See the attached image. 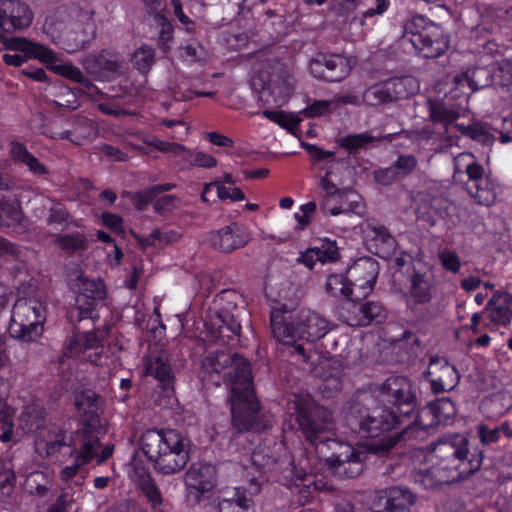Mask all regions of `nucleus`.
<instances>
[{
  "mask_svg": "<svg viewBox=\"0 0 512 512\" xmlns=\"http://www.w3.org/2000/svg\"><path fill=\"white\" fill-rule=\"evenodd\" d=\"M380 401L389 407L370 409L371 397L359 396L349 402L346 422L363 437H378L399 428L416 409L417 396L412 382L403 376L389 377L379 388Z\"/></svg>",
  "mask_w": 512,
  "mask_h": 512,
  "instance_id": "obj_1",
  "label": "nucleus"
},
{
  "mask_svg": "<svg viewBox=\"0 0 512 512\" xmlns=\"http://www.w3.org/2000/svg\"><path fill=\"white\" fill-rule=\"evenodd\" d=\"M296 422L320 459L340 478H355L364 469L361 453L346 443L330 438L331 413L310 395L296 396Z\"/></svg>",
  "mask_w": 512,
  "mask_h": 512,
  "instance_id": "obj_2",
  "label": "nucleus"
},
{
  "mask_svg": "<svg viewBox=\"0 0 512 512\" xmlns=\"http://www.w3.org/2000/svg\"><path fill=\"white\" fill-rule=\"evenodd\" d=\"M140 444L154 470L162 475L180 472L190 460V440L173 429H148L142 434Z\"/></svg>",
  "mask_w": 512,
  "mask_h": 512,
  "instance_id": "obj_3",
  "label": "nucleus"
},
{
  "mask_svg": "<svg viewBox=\"0 0 512 512\" xmlns=\"http://www.w3.org/2000/svg\"><path fill=\"white\" fill-rule=\"evenodd\" d=\"M468 445L464 435H445L430 445L431 461L453 482L465 479L481 468L484 458L483 451L470 452Z\"/></svg>",
  "mask_w": 512,
  "mask_h": 512,
  "instance_id": "obj_4",
  "label": "nucleus"
},
{
  "mask_svg": "<svg viewBox=\"0 0 512 512\" xmlns=\"http://www.w3.org/2000/svg\"><path fill=\"white\" fill-rule=\"evenodd\" d=\"M231 418L233 427L240 433L258 430V413L260 404L253 389L252 376H249L247 366L240 368V380L232 385L230 396Z\"/></svg>",
  "mask_w": 512,
  "mask_h": 512,
  "instance_id": "obj_5",
  "label": "nucleus"
},
{
  "mask_svg": "<svg viewBox=\"0 0 512 512\" xmlns=\"http://www.w3.org/2000/svg\"><path fill=\"white\" fill-rule=\"evenodd\" d=\"M404 38L416 53L426 59H435L446 53L450 46L443 28L428 17L416 14L404 25Z\"/></svg>",
  "mask_w": 512,
  "mask_h": 512,
  "instance_id": "obj_6",
  "label": "nucleus"
},
{
  "mask_svg": "<svg viewBox=\"0 0 512 512\" xmlns=\"http://www.w3.org/2000/svg\"><path fill=\"white\" fill-rule=\"evenodd\" d=\"M45 25L55 43L70 54L85 49L96 36V26L92 15H81V19L66 22L63 14L58 11L46 18Z\"/></svg>",
  "mask_w": 512,
  "mask_h": 512,
  "instance_id": "obj_7",
  "label": "nucleus"
},
{
  "mask_svg": "<svg viewBox=\"0 0 512 512\" xmlns=\"http://www.w3.org/2000/svg\"><path fill=\"white\" fill-rule=\"evenodd\" d=\"M242 364L247 366L249 376H251L250 364L245 358L228 350H215L208 352L203 357L201 367L204 378L217 386L223 381L231 390L232 385L240 380Z\"/></svg>",
  "mask_w": 512,
  "mask_h": 512,
  "instance_id": "obj_8",
  "label": "nucleus"
},
{
  "mask_svg": "<svg viewBox=\"0 0 512 512\" xmlns=\"http://www.w3.org/2000/svg\"><path fill=\"white\" fill-rule=\"evenodd\" d=\"M419 89L417 81L411 76L393 77L377 82L362 94L366 105L376 107L400 99H407Z\"/></svg>",
  "mask_w": 512,
  "mask_h": 512,
  "instance_id": "obj_9",
  "label": "nucleus"
},
{
  "mask_svg": "<svg viewBox=\"0 0 512 512\" xmlns=\"http://www.w3.org/2000/svg\"><path fill=\"white\" fill-rule=\"evenodd\" d=\"M472 161L467 163L465 173L468 180L465 190L478 205L490 207L497 199L499 183L490 173H486L482 164L478 163L472 154H467Z\"/></svg>",
  "mask_w": 512,
  "mask_h": 512,
  "instance_id": "obj_10",
  "label": "nucleus"
},
{
  "mask_svg": "<svg viewBox=\"0 0 512 512\" xmlns=\"http://www.w3.org/2000/svg\"><path fill=\"white\" fill-rule=\"evenodd\" d=\"M352 70L348 57L337 53H317L309 62L310 74L318 80L337 83L346 79Z\"/></svg>",
  "mask_w": 512,
  "mask_h": 512,
  "instance_id": "obj_11",
  "label": "nucleus"
},
{
  "mask_svg": "<svg viewBox=\"0 0 512 512\" xmlns=\"http://www.w3.org/2000/svg\"><path fill=\"white\" fill-rule=\"evenodd\" d=\"M69 446L72 448L70 455H74L75 458L72 465L61 470V478L66 481L76 476L81 467L93 459L95 450L99 446V437L94 431L77 430L72 433Z\"/></svg>",
  "mask_w": 512,
  "mask_h": 512,
  "instance_id": "obj_12",
  "label": "nucleus"
},
{
  "mask_svg": "<svg viewBox=\"0 0 512 512\" xmlns=\"http://www.w3.org/2000/svg\"><path fill=\"white\" fill-rule=\"evenodd\" d=\"M184 484L187 500L197 504L216 487L217 469L209 463H193L184 474Z\"/></svg>",
  "mask_w": 512,
  "mask_h": 512,
  "instance_id": "obj_13",
  "label": "nucleus"
},
{
  "mask_svg": "<svg viewBox=\"0 0 512 512\" xmlns=\"http://www.w3.org/2000/svg\"><path fill=\"white\" fill-rule=\"evenodd\" d=\"M378 274L379 264L370 257L358 259L348 269L350 285L354 289L353 302L365 299L372 293Z\"/></svg>",
  "mask_w": 512,
  "mask_h": 512,
  "instance_id": "obj_14",
  "label": "nucleus"
},
{
  "mask_svg": "<svg viewBox=\"0 0 512 512\" xmlns=\"http://www.w3.org/2000/svg\"><path fill=\"white\" fill-rule=\"evenodd\" d=\"M77 286L78 291L75 298V307L79 311L78 320H97L92 316V313L107 296L104 282L80 276L77 280Z\"/></svg>",
  "mask_w": 512,
  "mask_h": 512,
  "instance_id": "obj_15",
  "label": "nucleus"
},
{
  "mask_svg": "<svg viewBox=\"0 0 512 512\" xmlns=\"http://www.w3.org/2000/svg\"><path fill=\"white\" fill-rule=\"evenodd\" d=\"M83 67L94 80L102 82L114 80L121 73L119 56L107 49L86 56Z\"/></svg>",
  "mask_w": 512,
  "mask_h": 512,
  "instance_id": "obj_16",
  "label": "nucleus"
},
{
  "mask_svg": "<svg viewBox=\"0 0 512 512\" xmlns=\"http://www.w3.org/2000/svg\"><path fill=\"white\" fill-rule=\"evenodd\" d=\"M33 16L29 5L21 0H0V31L24 30L32 24Z\"/></svg>",
  "mask_w": 512,
  "mask_h": 512,
  "instance_id": "obj_17",
  "label": "nucleus"
},
{
  "mask_svg": "<svg viewBox=\"0 0 512 512\" xmlns=\"http://www.w3.org/2000/svg\"><path fill=\"white\" fill-rule=\"evenodd\" d=\"M210 240L214 249L230 253L245 247L250 242L251 235L244 225L232 222L213 232Z\"/></svg>",
  "mask_w": 512,
  "mask_h": 512,
  "instance_id": "obj_18",
  "label": "nucleus"
},
{
  "mask_svg": "<svg viewBox=\"0 0 512 512\" xmlns=\"http://www.w3.org/2000/svg\"><path fill=\"white\" fill-rule=\"evenodd\" d=\"M425 374L429 378L432 391L436 394L451 391L460 379L456 368L445 358L440 357L431 358Z\"/></svg>",
  "mask_w": 512,
  "mask_h": 512,
  "instance_id": "obj_19",
  "label": "nucleus"
},
{
  "mask_svg": "<svg viewBox=\"0 0 512 512\" xmlns=\"http://www.w3.org/2000/svg\"><path fill=\"white\" fill-rule=\"evenodd\" d=\"M131 466L130 477L146 497L151 512H165L161 491L149 471L140 463Z\"/></svg>",
  "mask_w": 512,
  "mask_h": 512,
  "instance_id": "obj_20",
  "label": "nucleus"
},
{
  "mask_svg": "<svg viewBox=\"0 0 512 512\" xmlns=\"http://www.w3.org/2000/svg\"><path fill=\"white\" fill-rule=\"evenodd\" d=\"M306 322H270V328L273 336L280 342L285 344H294L298 339L315 342L326 335V330L311 332L305 330L306 327L313 328L314 326H305Z\"/></svg>",
  "mask_w": 512,
  "mask_h": 512,
  "instance_id": "obj_21",
  "label": "nucleus"
},
{
  "mask_svg": "<svg viewBox=\"0 0 512 512\" xmlns=\"http://www.w3.org/2000/svg\"><path fill=\"white\" fill-rule=\"evenodd\" d=\"M421 416L422 409L418 412L416 419L412 423L406 424L405 428H403L401 432L388 435L380 439L378 442L371 443L369 446L370 451L377 455L384 456L396 446L397 442L402 436L408 435L416 427H420L422 430H427L439 425L436 417H434V414L425 416L424 418H421Z\"/></svg>",
  "mask_w": 512,
  "mask_h": 512,
  "instance_id": "obj_22",
  "label": "nucleus"
},
{
  "mask_svg": "<svg viewBox=\"0 0 512 512\" xmlns=\"http://www.w3.org/2000/svg\"><path fill=\"white\" fill-rule=\"evenodd\" d=\"M322 210L324 214L329 216H338L340 214L362 216L366 212L360 195L348 190L339 193L334 202L333 198L325 199Z\"/></svg>",
  "mask_w": 512,
  "mask_h": 512,
  "instance_id": "obj_23",
  "label": "nucleus"
},
{
  "mask_svg": "<svg viewBox=\"0 0 512 512\" xmlns=\"http://www.w3.org/2000/svg\"><path fill=\"white\" fill-rule=\"evenodd\" d=\"M145 372L161 384L166 393L173 391L174 377L168 355L164 351H154L143 358Z\"/></svg>",
  "mask_w": 512,
  "mask_h": 512,
  "instance_id": "obj_24",
  "label": "nucleus"
},
{
  "mask_svg": "<svg viewBox=\"0 0 512 512\" xmlns=\"http://www.w3.org/2000/svg\"><path fill=\"white\" fill-rule=\"evenodd\" d=\"M65 432L56 425L39 430L35 450L43 458H50L67 446Z\"/></svg>",
  "mask_w": 512,
  "mask_h": 512,
  "instance_id": "obj_25",
  "label": "nucleus"
},
{
  "mask_svg": "<svg viewBox=\"0 0 512 512\" xmlns=\"http://www.w3.org/2000/svg\"><path fill=\"white\" fill-rule=\"evenodd\" d=\"M74 405L80 415L83 417L84 427L81 430H94L99 425L97 411L99 409V398L94 391L87 390L77 393L74 399Z\"/></svg>",
  "mask_w": 512,
  "mask_h": 512,
  "instance_id": "obj_26",
  "label": "nucleus"
},
{
  "mask_svg": "<svg viewBox=\"0 0 512 512\" xmlns=\"http://www.w3.org/2000/svg\"><path fill=\"white\" fill-rule=\"evenodd\" d=\"M409 290L407 293V301L415 304H424L432 298V283L425 273L416 270L413 264L407 268Z\"/></svg>",
  "mask_w": 512,
  "mask_h": 512,
  "instance_id": "obj_27",
  "label": "nucleus"
},
{
  "mask_svg": "<svg viewBox=\"0 0 512 512\" xmlns=\"http://www.w3.org/2000/svg\"><path fill=\"white\" fill-rule=\"evenodd\" d=\"M96 134L94 122L86 117H81L73 124L72 129H67L55 133L52 137L55 139L69 140L71 143L81 146L91 141Z\"/></svg>",
  "mask_w": 512,
  "mask_h": 512,
  "instance_id": "obj_28",
  "label": "nucleus"
},
{
  "mask_svg": "<svg viewBox=\"0 0 512 512\" xmlns=\"http://www.w3.org/2000/svg\"><path fill=\"white\" fill-rule=\"evenodd\" d=\"M367 229L369 230L371 241L376 247V255L381 258H389L394 254L397 241L387 227L368 223Z\"/></svg>",
  "mask_w": 512,
  "mask_h": 512,
  "instance_id": "obj_29",
  "label": "nucleus"
},
{
  "mask_svg": "<svg viewBox=\"0 0 512 512\" xmlns=\"http://www.w3.org/2000/svg\"><path fill=\"white\" fill-rule=\"evenodd\" d=\"M260 83L259 100L264 104L269 103L272 98L273 103L280 105L287 101L289 95V87L282 81H274L270 75H260L258 77Z\"/></svg>",
  "mask_w": 512,
  "mask_h": 512,
  "instance_id": "obj_30",
  "label": "nucleus"
},
{
  "mask_svg": "<svg viewBox=\"0 0 512 512\" xmlns=\"http://www.w3.org/2000/svg\"><path fill=\"white\" fill-rule=\"evenodd\" d=\"M416 502V495L406 487H392L388 490L385 506L373 512H410Z\"/></svg>",
  "mask_w": 512,
  "mask_h": 512,
  "instance_id": "obj_31",
  "label": "nucleus"
},
{
  "mask_svg": "<svg viewBox=\"0 0 512 512\" xmlns=\"http://www.w3.org/2000/svg\"><path fill=\"white\" fill-rule=\"evenodd\" d=\"M393 136L391 134L383 136H373L369 132H362L356 134H348L340 137L337 140V144L341 149L347 151L350 155L357 153L361 149H367L369 145L374 142H380L383 140L391 141Z\"/></svg>",
  "mask_w": 512,
  "mask_h": 512,
  "instance_id": "obj_32",
  "label": "nucleus"
},
{
  "mask_svg": "<svg viewBox=\"0 0 512 512\" xmlns=\"http://www.w3.org/2000/svg\"><path fill=\"white\" fill-rule=\"evenodd\" d=\"M254 501L240 487L233 491L231 498H225L218 503V512H253Z\"/></svg>",
  "mask_w": 512,
  "mask_h": 512,
  "instance_id": "obj_33",
  "label": "nucleus"
},
{
  "mask_svg": "<svg viewBox=\"0 0 512 512\" xmlns=\"http://www.w3.org/2000/svg\"><path fill=\"white\" fill-rule=\"evenodd\" d=\"M429 118L434 124H441L446 129L449 125L456 123L460 117V112L450 108L446 103L438 100H428Z\"/></svg>",
  "mask_w": 512,
  "mask_h": 512,
  "instance_id": "obj_34",
  "label": "nucleus"
},
{
  "mask_svg": "<svg viewBox=\"0 0 512 512\" xmlns=\"http://www.w3.org/2000/svg\"><path fill=\"white\" fill-rule=\"evenodd\" d=\"M414 481L426 489H436L439 486L454 483L439 467L432 462L429 469L419 470L414 474Z\"/></svg>",
  "mask_w": 512,
  "mask_h": 512,
  "instance_id": "obj_35",
  "label": "nucleus"
},
{
  "mask_svg": "<svg viewBox=\"0 0 512 512\" xmlns=\"http://www.w3.org/2000/svg\"><path fill=\"white\" fill-rule=\"evenodd\" d=\"M434 414L439 425L445 424L448 420L452 419L456 415V407L452 400L448 397L438 398L435 401L430 402L426 407L422 409V416H429Z\"/></svg>",
  "mask_w": 512,
  "mask_h": 512,
  "instance_id": "obj_36",
  "label": "nucleus"
},
{
  "mask_svg": "<svg viewBox=\"0 0 512 512\" xmlns=\"http://www.w3.org/2000/svg\"><path fill=\"white\" fill-rule=\"evenodd\" d=\"M25 216L21 206L12 201H0V226L17 228L25 226Z\"/></svg>",
  "mask_w": 512,
  "mask_h": 512,
  "instance_id": "obj_37",
  "label": "nucleus"
},
{
  "mask_svg": "<svg viewBox=\"0 0 512 512\" xmlns=\"http://www.w3.org/2000/svg\"><path fill=\"white\" fill-rule=\"evenodd\" d=\"M52 71L56 73L57 75H60L62 77H65L75 83L80 84L84 88L88 89L91 93H99L103 95L100 92V89L95 86L78 68L77 66H74L71 63H60L57 64V66L52 67Z\"/></svg>",
  "mask_w": 512,
  "mask_h": 512,
  "instance_id": "obj_38",
  "label": "nucleus"
},
{
  "mask_svg": "<svg viewBox=\"0 0 512 512\" xmlns=\"http://www.w3.org/2000/svg\"><path fill=\"white\" fill-rule=\"evenodd\" d=\"M43 322H9L8 332L11 337L23 342L35 341L43 333Z\"/></svg>",
  "mask_w": 512,
  "mask_h": 512,
  "instance_id": "obj_39",
  "label": "nucleus"
},
{
  "mask_svg": "<svg viewBox=\"0 0 512 512\" xmlns=\"http://www.w3.org/2000/svg\"><path fill=\"white\" fill-rule=\"evenodd\" d=\"M326 291L333 297H343L353 302L354 289L350 285L348 271L346 275L331 274L326 281Z\"/></svg>",
  "mask_w": 512,
  "mask_h": 512,
  "instance_id": "obj_40",
  "label": "nucleus"
},
{
  "mask_svg": "<svg viewBox=\"0 0 512 512\" xmlns=\"http://www.w3.org/2000/svg\"><path fill=\"white\" fill-rule=\"evenodd\" d=\"M43 306L42 304L33 298H19L16 300L10 320H28L30 317H34L38 320L42 316Z\"/></svg>",
  "mask_w": 512,
  "mask_h": 512,
  "instance_id": "obj_41",
  "label": "nucleus"
},
{
  "mask_svg": "<svg viewBox=\"0 0 512 512\" xmlns=\"http://www.w3.org/2000/svg\"><path fill=\"white\" fill-rule=\"evenodd\" d=\"M57 246L67 254H75L88 248V241L83 232L57 234L55 236Z\"/></svg>",
  "mask_w": 512,
  "mask_h": 512,
  "instance_id": "obj_42",
  "label": "nucleus"
},
{
  "mask_svg": "<svg viewBox=\"0 0 512 512\" xmlns=\"http://www.w3.org/2000/svg\"><path fill=\"white\" fill-rule=\"evenodd\" d=\"M512 295L507 291L497 290L488 301V308L496 312L498 320L512 319ZM494 320H497L496 318Z\"/></svg>",
  "mask_w": 512,
  "mask_h": 512,
  "instance_id": "obj_43",
  "label": "nucleus"
},
{
  "mask_svg": "<svg viewBox=\"0 0 512 512\" xmlns=\"http://www.w3.org/2000/svg\"><path fill=\"white\" fill-rule=\"evenodd\" d=\"M261 114L264 118L278 124L289 132H293L301 122V119L296 114L281 110L266 109Z\"/></svg>",
  "mask_w": 512,
  "mask_h": 512,
  "instance_id": "obj_44",
  "label": "nucleus"
},
{
  "mask_svg": "<svg viewBox=\"0 0 512 512\" xmlns=\"http://www.w3.org/2000/svg\"><path fill=\"white\" fill-rule=\"evenodd\" d=\"M454 127L462 136L469 137L483 144H488L493 139V135L488 132L480 122H472L468 125L455 123Z\"/></svg>",
  "mask_w": 512,
  "mask_h": 512,
  "instance_id": "obj_45",
  "label": "nucleus"
},
{
  "mask_svg": "<svg viewBox=\"0 0 512 512\" xmlns=\"http://www.w3.org/2000/svg\"><path fill=\"white\" fill-rule=\"evenodd\" d=\"M210 187H215L217 190V197L221 201L230 200L232 202L243 201L245 197V193L238 187L230 188L223 184L220 181H213L210 184L205 185L204 191L201 194V200L203 202H207L206 192Z\"/></svg>",
  "mask_w": 512,
  "mask_h": 512,
  "instance_id": "obj_46",
  "label": "nucleus"
},
{
  "mask_svg": "<svg viewBox=\"0 0 512 512\" xmlns=\"http://www.w3.org/2000/svg\"><path fill=\"white\" fill-rule=\"evenodd\" d=\"M45 420V411L40 408L33 406L26 412L22 413L20 422L21 426L26 432H37L43 427Z\"/></svg>",
  "mask_w": 512,
  "mask_h": 512,
  "instance_id": "obj_47",
  "label": "nucleus"
},
{
  "mask_svg": "<svg viewBox=\"0 0 512 512\" xmlns=\"http://www.w3.org/2000/svg\"><path fill=\"white\" fill-rule=\"evenodd\" d=\"M28 57L29 59H36L44 63L51 71L53 66H57V62L59 60L58 54L51 48L33 41L30 46Z\"/></svg>",
  "mask_w": 512,
  "mask_h": 512,
  "instance_id": "obj_48",
  "label": "nucleus"
},
{
  "mask_svg": "<svg viewBox=\"0 0 512 512\" xmlns=\"http://www.w3.org/2000/svg\"><path fill=\"white\" fill-rule=\"evenodd\" d=\"M131 61L136 70L146 74L155 61L154 49L147 45L141 46L133 53Z\"/></svg>",
  "mask_w": 512,
  "mask_h": 512,
  "instance_id": "obj_49",
  "label": "nucleus"
},
{
  "mask_svg": "<svg viewBox=\"0 0 512 512\" xmlns=\"http://www.w3.org/2000/svg\"><path fill=\"white\" fill-rule=\"evenodd\" d=\"M249 38L250 37L246 32H232L230 30H226L221 32L219 41L228 50L239 51L247 46Z\"/></svg>",
  "mask_w": 512,
  "mask_h": 512,
  "instance_id": "obj_50",
  "label": "nucleus"
},
{
  "mask_svg": "<svg viewBox=\"0 0 512 512\" xmlns=\"http://www.w3.org/2000/svg\"><path fill=\"white\" fill-rule=\"evenodd\" d=\"M154 21L159 27V45L163 49L170 48V43L173 41L174 27L171 21L163 14L156 12Z\"/></svg>",
  "mask_w": 512,
  "mask_h": 512,
  "instance_id": "obj_51",
  "label": "nucleus"
},
{
  "mask_svg": "<svg viewBox=\"0 0 512 512\" xmlns=\"http://www.w3.org/2000/svg\"><path fill=\"white\" fill-rule=\"evenodd\" d=\"M48 479L41 471L31 472L25 480V489L30 494L44 495L48 490Z\"/></svg>",
  "mask_w": 512,
  "mask_h": 512,
  "instance_id": "obj_52",
  "label": "nucleus"
},
{
  "mask_svg": "<svg viewBox=\"0 0 512 512\" xmlns=\"http://www.w3.org/2000/svg\"><path fill=\"white\" fill-rule=\"evenodd\" d=\"M32 41L23 37L7 38L3 31H0V50L21 52L28 56Z\"/></svg>",
  "mask_w": 512,
  "mask_h": 512,
  "instance_id": "obj_53",
  "label": "nucleus"
},
{
  "mask_svg": "<svg viewBox=\"0 0 512 512\" xmlns=\"http://www.w3.org/2000/svg\"><path fill=\"white\" fill-rule=\"evenodd\" d=\"M316 259L321 263H328L338 260L340 254L335 241L323 240L319 247H313Z\"/></svg>",
  "mask_w": 512,
  "mask_h": 512,
  "instance_id": "obj_54",
  "label": "nucleus"
},
{
  "mask_svg": "<svg viewBox=\"0 0 512 512\" xmlns=\"http://www.w3.org/2000/svg\"><path fill=\"white\" fill-rule=\"evenodd\" d=\"M100 92L103 95H101L99 93H96V94L99 95L103 99V101H101L98 104V109L106 115H111V116L120 115L122 110L120 108L119 100H121L123 97L118 93L109 96L107 93H104L101 90H100Z\"/></svg>",
  "mask_w": 512,
  "mask_h": 512,
  "instance_id": "obj_55",
  "label": "nucleus"
},
{
  "mask_svg": "<svg viewBox=\"0 0 512 512\" xmlns=\"http://www.w3.org/2000/svg\"><path fill=\"white\" fill-rule=\"evenodd\" d=\"M365 320H385L388 315L387 308L381 301H367L361 306Z\"/></svg>",
  "mask_w": 512,
  "mask_h": 512,
  "instance_id": "obj_56",
  "label": "nucleus"
},
{
  "mask_svg": "<svg viewBox=\"0 0 512 512\" xmlns=\"http://www.w3.org/2000/svg\"><path fill=\"white\" fill-rule=\"evenodd\" d=\"M476 434L481 442L485 446H491L501 441L499 432L496 426H490L485 423H479L476 426Z\"/></svg>",
  "mask_w": 512,
  "mask_h": 512,
  "instance_id": "obj_57",
  "label": "nucleus"
},
{
  "mask_svg": "<svg viewBox=\"0 0 512 512\" xmlns=\"http://www.w3.org/2000/svg\"><path fill=\"white\" fill-rule=\"evenodd\" d=\"M392 166L402 179L414 171L417 167V159L413 155H399Z\"/></svg>",
  "mask_w": 512,
  "mask_h": 512,
  "instance_id": "obj_58",
  "label": "nucleus"
},
{
  "mask_svg": "<svg viewBox=\"0 0 512 512\" xmlns=\"http://www.w3.org/2000/svg\"><path fill=\"white\" fill-rule=\"evenodd\" d=\"M110 329L111 325L106 322L103 326V330L80 334L81 339H83L82 343L84 350L97 348L99 346V342L105 337Z\"/></svg>",
  "mask_w": 512,
  "mask_h": 512,
  "instance_id": "obj_59",
  "label": "nucleus"
},
{
  "mask_svg": "<svg viewBox=\"0 0 512 512\" xmlns=\"http://www.w3.org/2000/svg\"><path fill=\"white\" fill-rule=\"evenodd\" d=\"M439 260L443 268L452 273H458L461 268L459 256L452 250L444 249L439 253Z\"/></svg>",
  "mask_w": 512,
  "mask_h": 512,
  "instance_id": "obj_60",
  "label": "nucleus"
},
{
  "mask_svg": "<svg viewBox=\"0 0 512 512\" xmlns=\"http://www.w3.org/2000/svg\"><path fill=\"white\" fill-rule=\"evenodd\" d=\"M82 342L83 339H81L80 334H74L70 336L65 342L60 361L63 362V357L73 358L79 355L81 352L85 351Z\"/></svg>",
  "mask_w": 512,
  "mask_h": 512,
  "instance_id": "obj_61",
  "label": "nucleus"
},
{
  "mask_svg": "<svg viewBox=\"0 0 512 512\" xmlns=\"http://www.w3.org/2000/svg\"><path fill=\"white\" fill-rule=\"evenodd\" d=\"M373 179L377 184L388 186L401 179V175H397L395 168L391 165L387 168L374 170Z\"/></svg>",
  "mask_w": 512,
  "mask_h": 512,
  "instance_id": "obj_62",
  "label": "nucleus"
},
{
  "mask_svg": "<svg viewBox=\"0 0 512 512\" xmlns=\"http://www.w3.org/2000/svg\"><path fill=\"white\" fill-rule=\"evenodd\" d=\"M101 221L103 225L109 229L112 233L123 234L124 233V221L119 214L112 212H103L101 215Z\"/></svg>",
  "mask_w": 512,
  "mask_h": 512,
  "instance_id": "obj_63",
  "label": "nucleus"
},
{
  "mask_svg": "<svg viewBox=\"0 0 512 512\" xmlns=\"http://www.w3.org/2000/svg\"><path fill=\"white\" fill-rule=\"evenodd\" d=\"M331 103L327 100H316L312 104L306 106L303 110H301V114H303L306 118H316L321 117L329 112Z\"/></svg>",
  "mask_w": 512,
  "mask_h": 512,
  "instance_id": "obj_64",
  "label": "nucleus"
}]
</instances>
